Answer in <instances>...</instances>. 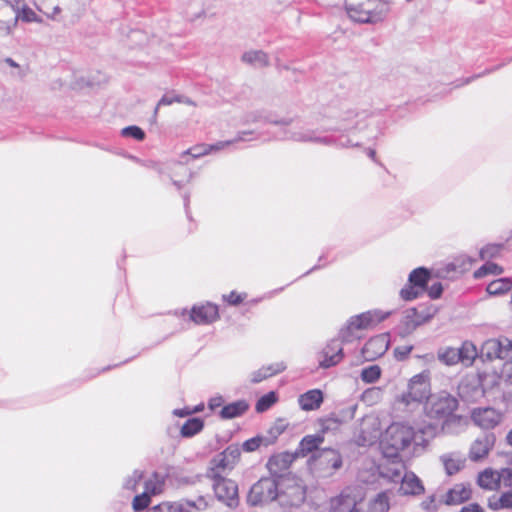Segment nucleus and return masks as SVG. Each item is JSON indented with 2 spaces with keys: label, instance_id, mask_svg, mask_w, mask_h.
<instances>
[{
  "label": "nucleus",
  "instance_id": "obj_1",
  "mask_svg": "<svg viewBox=\"0 0 512 512\" xmlns=\"http://www.w3.org/2000/svg\"><path fill=\"white\" fill-rule=\"evenodd\" d=\"M437 433L438 426L432 423L412 426L407 422H393L381 442L383 453L386 457H396L412 443L415 448H423Z\"/></svg>",
  "mask_w": 512,
  "mask_h": 512
},
{
  "label": "nucleus",
  "instance_id": "obj_2",
  "mask_svg": "<svg viewBox=\"0 0 512 512\" xmlns=\"http://www.w3.org/2000/svg\"><path fill=\"white\" fill-rule=\"evenodd\" d=\"M429 396L430 382L428 374L414 375L408 382L407 390L395 397L393 411L396 416L403 418L419 414Z\"/></svg>",
  "mask_w": 512,
  "mask_h": 512
},
{
  "label": "nucleus",
  "instance_id": "obj_3",
  "mask_svg": "<svg viewBox=\"0 0 512 512\" xmlns=\"http://www.w3.org/2000/svg\"><path fill=\"white\" fill-rule=\"evenodd\" d=\"M327 126H321L319 129H310L304 127H292L290 130H283L281 139L292 140L296 142H312L322 144L325 146H335L337 148H349L356 147L357 142H353L351 139L346 138L344 140L343 135H322L324 128Z\"/></svg>",
  "mask_w": 512,
  "mask_h": 512
},
{
  "label": "nucleus",
  "instance_id": "obj_4",
  "mask_svg": "<svg viewBox=\"0 0 512 512\" xmlns=\"http://www.w3.org/2000/svg\"><path fill=\"white\" fill-rule=\"evenodd\" d=\"M345 9L352 21L363 24L381 22L389 12L384 0H345Z\"/></svg>",
  "mask_w": 512,
  "mask_h": 512
},
{
  "label": "nucleus",
  "instance_id": "obj_5",
  "mask_svg": "<svg viewBox=\"0 0 512 512\" xmlns=\"http://www.w3.org/2000/svg\"><path fill=\"white\" fill-rule=\"evenodd\" d=\"M391 315L390 311L384 312L379 309L369 310L361 314L350 317L347 325L339 332V337L343 342H351L354 338L355 330H366L373 328Z\"/></svg>",
  "mask_w": 512,
  "mask_h": 512
},
{
  "label": "nucleus",
  "instance_id": "obj_6",
  "mask_svg": "<svg viewBox=\"0 0 512 512\" xmlns=\"http://www.w3.org/2000/svg\"><path fill=\"white\" fill-rule=\"evenodd\" d=\"M424 410L428 417L433 419H447L457 409L458 401L446 392L431 395L425 401Z\"/></svg>",
  "mask_w": 512,
  "mask_h": 512
},
{
  "label": "nucleus",
  "instance_id": "obj_7",
  "mask_svg": "<svg viewBox=\"0 0 512 512\" xmlns=\"http://www.w3.org/2000/svg\"><path fill=\"white\" fill-rule=\"evenodd\" d=\"M208 476L213 480V489L217 499L229 507H236L239 502L236 482L223 477L221 473H215V470H209Z\"/></svg>",
  "mask_w": 512,
  "mask_h": 512
},
{
  "label": "nucleus",
  "instance_id": "obj_8",
  "mask_svg": "<svg viewBox=\"0 0 512 512\" xmlns=\"http://www.w3.org/2000/svg\"><path fill=\"white\" fill-rule=\"evenodd\" d=\"M278 496L277 481L274 478H261L251 487L247 500L257 506L274 501Z\"/></svg>",
  "mask_w": 512,
  "mask_h": 512
},
{
  "label": "nucleus",
  "instance_id": "obj_9",
  "mask_svg": "<svg viewBox=\"0 0 512 512\" xmlns=\"http://www.w3.org/2000/svg\"><path fill=\"white\" fill-rule=\"evenodd\" d=\"M480 357L488 361L510 359L512 358V343L508 339H488L481 347Z\"/></svg>",
  "mask_w": 512,
  "mask_h": 512
},
{
  "label": "nucleus",
  "instance_id": "obj_10",
  "mask_svg": "<svg viewBox=\"0 0 512 512\" xmlns=\"http://www.w3.org/2000/svg\"><path fill=\"white\" fill-rule=\"evenodd\" d=\"M511 483L512 470L508 468L502 469L501 471L485 469L478 476L479 486L487 490H496L501 486H509Z\"/></svg>",
  "mask_w": 512,
  "mask_h": 512
},
{
  "label": "nucleus",
  "instance_id": "obj_11",
  "mask_svg": "<svg viewBox=\"0 0 512 512\" xmlns=\"http://www.w3.org/2000/svg\"><path fill=\"white\" fill-rule=\"evenodd\" d=\"M359 114L353 110H346L339 116H335L336 118V124L335 125H327L326 128H324V131H335L340 132V135H343L345 138L351 139L353 142V138L349 136V133L353 132L354 130H357L360 128V121L358 120ZM359 143L358 141H356ZM358 144L357 146H359Z\"/></svg>",
  "mask_w": 512,
  "mask_h": 512
},
{
  "label": "nucleus",
  "instance_id": "obj_12",
  "mask_svg": "<svg viewBox=\"0 0 512 512\" xmlns=\"http://www.w3.org/2000/svg\"><path fill=\"white\" fill-rule=\"evenodd\" d=\"M240 455L241 450L237 444L229 445L212 460L213 466L210 470H215V473L221 474L231 471L238 462Z\"/></svg>",
  "mask_w": 512,
  "mask_h": 512
},
{
  "label": "nucleus",
  "instance_id": "obj_13",
  "mask_svg": "<svg viewBox=\"0 0 512 512\" xmlns=\"http://www.w3.org/2000/svg\"><path fill=\"white\" fill-rule=\"evenodd\" d=\"M248 134H251V132H241L238 134V136L232 140H227V141H219L215 144H200V145H196L186 151H184L181 155L182 158H184L185 156L187 155H190L193 159H196V158H199V157H202L204 155H207L211 152H214V151H219V150H222L228 146H230L231 144H234L236 142H239V141H245L246 138L245 136L248 135Z\"/></svg>",
  "mask_w": 512,
  "mask_h": 512
},
{
  "label": "nucleus",
  "instance_id": "obj_14",
  "mask_svg": "<svg viewBox=\"0 0 512 512\" xmlns=\"http://www.w3.org/2000/svg\"><path fill=\"white\" fill-rule=\"evenodd\" d=\"M207 507V503L203 497L198 499V502L186 500L183 502H162L158 505L152 506L148 512H190L191 508L202 510Z\"/></svg>",
  "mask_w": 512,
  "mask_h": 512
},
{
  "label": "nucleus",
  "instance_id": "obj_15",
  "mask_svg": "<svg viewBox=\"0 0 512 512\" xmlns=\"http://www.w3.org/2000/svg\"><path fill=\"white\" fill-rule=\"evenodd\" d=\"M342 338L331 340L322 351V359L319 365L322 368H330L337 365L343 359Z\"/></svg>",
  "mask_w": 512,
  "mask_h": 512
},
{
  "label": "nucleus",
  "instance_id": "obj_16",
  "mask_svg": "<svg viewBox=\"0 0 512 512\" xmlns=\"http://www.w3.org/2000/svg\"><path fill=\"white\" fill-rule=\"evenodd\" d=\"M189 318L197 325L213 323L219 318L218 307L212 303L194 306L189 313Z\"/></svg>",
  "mask_w": 512,
  "mask_h": 512
},
{
  "label": "nucleus",
  "instance_id": "obj_17",
  "mask_svg": "<svg viewBox=\"0 0 512 512\" xmlns=\"http://www.w3.org/2000/svg\"><path fill=\"white\" fill-rule=\"evenodd\" d=\"M387 335H378L370 338L362 348V356L366 361H373L382 356L388 349Z\"/></svg>",
  "mask_w": 512,
  "mask_h": 512
},
{
  "label": "nucleus",
  "instance_id": "obj_18",
  "mask_svg": "<svg viewBox=\"0 0 512 512\" xmlns=\"http://www.w3.org/2000/svg\"><path fill=\"white\" fill-rule=\"evenodd\" d=\"M471 419L475 425L482 429L494 428L501 419L500 414L493 408H476L471 413Z\"/></svg>",
  "mask_w": 512,
  "mask_h": 512
},
{
  "label": "nucleus",
  "instance_id": "obj_19",
  "mask_svg": "<svg viewBox=\"0 0 512 512\" xmlns=\"http://www.w3.org/2000/svg\"><path fill=\"white\" fill-rule=\"evenodd\" d=\"M357 406L352 405L339 412V415L333 413L328 417L320 420L321 434L337 429L342 423L354 418Z\"/></svg>",
  "mask_w": 512,
  "mask_h": 512
},
{
  "label": "nucleus",
  "instance_id": "obj_20",
  "mask_svg": "<svg viewBox=\"0 0 512 512\" xmlns=\"http://www.w3.org/2000/svg\"><path fill=\"white\" fill-rule=\"evenodd\" d=\"M356 506L357 498L350 489L343 490L330 500V512H360Z\"/></svg>",
  "mask_w": 512,
  "mask_h": 512
},
{
  "label": "nucleus",
  "instance_id": "obj_21",
  "mask_svg": "<svg viewBox=\"0 0 512 512\" xmlns=\"http://www.w3.org/2000/svg\"><path fill=\"white\" fill-rule=\"evenodd\" d=\"M428 319L429 317L419 314L416 308L407 309L404 312L398 327L399 334L403 337L411 334L417 327L425 323Z\"/></svg>",
  "mask_w": 512,
  "mask_h": 512
},
{
  "label": "nucleus",
  "instance_id": "obj_22",
  "mask_svg": "<svg viewBox=\"0 0 512 512\" xmlns=\"http://www.w3.org/2000/svg\"><path fill=\"white\" fill-rule=\"evenodd\" d=\"M167 174L177 189H181L192 178L191 171L181 161L169 163Z\"/></svg>",
  "mask_w": 512,
  "mask_h": 512
},
{
  "label": "nucleus",
  "instance_id": "obj_23",
  "mask_svg": "<svg viewBox=\"0 0 512 512\" xmlns=\"http://www.w3.org/2000/svg\"><path fill=\"white\" fill-rule=\"evenodd\" d=\"M471 497V489L469 485L460 483L449 489L440 499V502L446 505H459L467 501Z\"/></svg>",
  "mask_w": 512,
  "mask_h": 512
},
{
  "label": "nucleus",
  "instance_id": "obj_24",
  "mask_svg": "<svg viewBox=\"0 0 512 512\" xmlns=\"http://www.w3.org/2000/svg\"><path fill=\"white\" fill-rule=\"evenodd\" d=\"M313 459L319 462V465L325 469L337 470L342 466V457L334 449L326 448L313 455Z\"/></svg>",
  "mask_w": 512,
  "mask_h": 512
},
{
  "label": "nucleus",
  "instance_id": "obj_25",
  "mask_svg": "<svg viewBox=\"0 0 512 512\" xmlns=\"http://www.w3.org/2000/svg\"><path fill=\"white\" fill-rule=\"evenodd\" d=\"M424 491L422 481L413 472H406L403 475L399 488L401 495L418 496L423 494Z\"/></svg>",
  "mask_w": 512,
  "mask_h": 512
},
{
  "label": "nucleus",
  "instance_id": "obj_26",
  "mask_svg": "<svg viewBox=\"0 0 512 512\" xmlns=\"http://www.w3.org/2000/svg\"><path fill=\"white\" fill-rule=\"evenodd\" d=\"M324 394L320 389H311L298 397L299 407L303 411H314L320 408Z\"/></svg>",
  "mask_w": 512,
  "mask_h": 512
},
{
  "label": "nucleus",
  "instance_id": "obj_27",
  "mask_svg": "<svg viewBox=\"0 0 512 512\" xmlns=\"http://www.w3.org/2000/svg\"><path fill=\"white\" fill-rule=\"evenodd\" d=\"M494 445L493 435H485L477 438L470 447L469 457L473 461H478L486 457Z\"/></svg>",
  "mask_w": 512,
  "mask_h": 512
},
{
  "label": "nucleus",
  "instance_id": "obj_28",
  "mask_svg": "<svg viewBox=\"0 0 512 512\" xmlns=\"http://www.w3.org/2000/svg\"><path fill=\"white\" fill-rule=\"evenodd\" d=\"M264 121L267 123L279 125L282 127H290L293 124L292 118L277 119L274 115L269 113H263L260 111L251 112L245 116V123H256Z\"/></svg>",
  "mask_w": 512,
  "mask_h": 512
},
{
  "label": "nucleus",
  "instance_id": "obj_29",
  "mask_svg": "<svg viewBox=\"0 0 512 512\" xmlns=\"http://www.w3.org/2000/svg\"><path fill=\"white\" fill-rule=\"evenodd\" d=\"M293 461V456L289 453H280L272 456L267 462V468L273 475H280L287 470Z\"/></svg>",
  "mask_w": 512,
  "mask_h": 512
},
{
  "label": "nucleus",
  "instance_id": "obj_30",
  "mask_svg": "<svg viewBox=\"0 0 512 512\" xmlns=\"http://www.w3.org/2000/svg\"><path fill=\"white\" fill-rule=\"evenodd\" d=\"M248 409L249 404L246 400H237L225 405L219 415L222 419H233L243 415Z\"/></svg>",
  "mask_w": 512,
  "mask_h": 512
},
{
  "label": "nucleus",
  "instance_id": "obj_31",
  "mask_svg": "<svg viewBox=\"0 0 512 512\" xmlns=\"http://www.w3.org/2000/svg\"><path fill=\"white\" fill-rule=\"evenodd\" d=\"M430 277L431 273L427 268L418 267L410 272L408 282L424 291L427 287Z\"/></svg>",
  "mask_w": 512,
  "mask_h": 512
},
{
  "label": "nucleus",
  "instance_id": "obj_32",
  "mask_svg": "<svg viewBox=\"0 0 512 512\" xmlns=\"http://www.w3.org/2000/svg\"><path fill=\"white\" fill-rule=\"evenodd\" d=\"M165 479L166 476L164 474L154 472L144 483L145 492L150 495L162 493L165 486Z\"/></svg>",
  "mask_w": 512,
  "mask_h": 512
},
{
  "label": "nucleus",
  "instance_id": "obj_33",
  "mask_svg": "<svg viewBox=\"0 0 512 512\" xmlns=\"http://www.w3.org/2000/svg\"><path fill=\"white\" fill-rule=\"evenodd\" d=\"M324 442V436L319 433L315 435H307L305 436L299 445L300 451L303 455H306L308 453H312L316 451V453L319 451V446Z\"/></svg>",
  "mask_w": 512,
  "mask_h": 512
},
{
  "label": "nucleus",
  "instance_id": "obj_34",
  "mask_svg": "<svg viewBox=\"0 0 512 512\" xmlns=\"http://www.w3.org/2000/svg\"><path fill=\"white\" fill-rule=\"evenodd\" d=\"M403 466L399 463H391L389 465H381L379 467V474L391 482L401 481Z\"/></svg>",
  "mask_w": 512,
  "mask_h": 512
},
{
  "label": "nucleus",
  "instance_id": "obj_35",
  "mask_svg": "<svg viewBox=\"0 0 512 512\" xmlns=\"http://www.w3.org/2000/svg\"><path fill=\"white\" fill-rule=\"evenodd\" d=\"M242 60L256 67H265L269 64L268 55L262 50L247 51L242 55Z\"/></svg>",
  "mask_w": 512,
  "mask_h": 512
},
{
  "label": "nucleus",
  "instance_id": "obj_36",
  "mask_svg": "<svg viewBox=\"0 0 512 512\" xmlns=\"http://www.w3.org/2000/svg\"><path fill=\"white\" fill-rule=\"evenodd\" d=\"M204 422L202 419L194 417L188 419L181 427L180 434L183 438H191L202 431Z\"/></svg>",
  "mask_w": 512,
  "mask_h": 512
},
{
  "label": "nucleus",
  "instance_id": "obj_37",
  "mask_svg": "<svg viewBox=\"0 0 512 512\" xmlns=\"http://www.w3.org/2000/svg\"><path fill=\"white\" fill-rule=\"evenodd\" d=\"M458 348L445 347L438 350V360L445 365L453 366L460 362L461 357L459 356Z\"/></svg>",
  "mask_w": 512,
  "mask_h": 512
},
{
  "label": "nucleus",
  "instance_id": "obj_38",
  "mask_svg": "<svg viewBox=\"0 0 512 512\" xmlns=\"http://www.w3.org/2000/svg\"><path fill=\"white\" fill-rule=\"evenodd\" d=\"M11 19L15 21V26L19 20L26 23L41 21L37 14L29 8L25 2H23L20 8L16 9L15 15H13V18Z\"/></svg>",
  "mask_w": 512,
  "mask_h": 512
},
{
  "label": "nucleus",
  "instance_id": "obj_39",
  "mask_svg": "<svg viewBox=\"0 0 512 512\" xmlns=\"http://www.w3.org/2000/svg\"><path fill=\"white\" fill-rule=\"evenodd\" d=\"M459 350V356L461 357L460 362L466 366H469L473 363L475 358L477 357V349L476 346L470 342L465 341L461 345V347L458 348Z\"/></svg>",
  "mask_w": 512,
  "mask_h": 512
},
{
  "label": "nucleus",
  "instance_id": "obj_40",
  "mask_svg": "<svg viewBox=\"0 0 512 512\" xmlns=\"http://www.w3.org/2000/svg\"><path fill=\"white\" fill-rule=\"evenodd\" d=\"M512 289V279L500 278L490 282L487 286V292L490 295L504 294Z\"/></svg>",
  "mask_w": 512,
  "mask_h": 512
},
{
  "label": "nucleus",
  "instance_id": "obj_41",
  "mask_svg": "<svg viewBox=\"0 0 512 512\" xmlns=\"http://www.w3.org/2000/svg\"><path fill=\"white\" fill-rule=\"evenodd\" d=\"M389 497L387 492H380L369 504L370 512H387L389 510Z\"/></svg>",
  "mask_w": 512,
  "mask_h": 512
},
{
  "label": "nucleus",
  "instance_id": "obj_42",
  "mask_svg": "<svg viewBox=\"0 0 512 512\" xmlns=\"http://www.w3.org/2000/svg\"><path fill=\"white\" fill-rule=\"evenodd\" d=\"M271 445V440H269L266 436L258 435L256 437L250 438L246 440L242 448L246 452H253L260 448L261 446L268 447Z\"/></svg>",
  "mask_w": 512,
  "mask_h": 512
},
{
  "label": "nucleus",
  "instance_id": "obj_43",
  "mask_svg": "<svg viewBox=\"0 0 512 512\" xmlns=\"http://www.w3.org/2000/svg\"><path fill=\"white\" fill-rule=\"evenodd\" d=\"M278 400L277 394L274 391L260 397L256 403L255 409L258 413H262L270 409Z\"/></svg>",
  "mask_w": 512,
  "mask_h": 512
},
{
  "label": "nucleus",
  "instance_id": "obj_44",
  "mask_svg": "<svg viewBox=\"0 0 512 512\" xmlns=\"http://www.w3.org/2000/svg\"><path fill=\"white\" fill-rule=\"evenodd\" d=\"M441 460L449 475L457 473L463 466V461L460 458L453 457V455H443Z\"/></svg>",
  "mask_w": 512,
  "mask_h": 512
},
{
  "label": "nucleus",
  "instance_id": "obj_45",
  "mask_svg": "<svg viewBox=\"0 0 512 512\" xmlns=\"http://www.w3.org/2000/svg\"><path fill=\"white\" fill-rule=\"evenodd\" d=\"M381 376V368L378 365L365 367L361 371V380L365 383H375Z\"/></svg>",
  "mask_w": 512,
  "mask_h": 512
},
{
  "label": "nucleus",
  "instance_id": "obj_46",
  "mask_svg": "<svg viewBox=\"0 0 512 512\" xmlns=\"http://www.w3.org/2000/svg\"><path fill=\"white\" fill-rule=\"evenodd\" d=\"M503 272L502 267L493 262H486L474 272L475 278H482L488 274L499 275Z\"/></svg>",
  "mask_w": 512,
  "mask_h": 512
},
{
  "label": "nucleus",
  "instance_id": "obj_47",
  "mask_svg": "<svg viewBox=\"0 0 512 512\" xmlns=\"http://www.w3.org/2000/svg\"><path fill=\"white\" fill-rule=\"evenodd\" d=\"M423 293L422 290H420L418 287L414 286L411 283H407L401 290H400V297L405 301H412L416 298H418Z\"/></svg>",
  "mask_w": 512,
  "mask_h": 512
},
{
  "label": "nucleus",
  "instance_id": "obj_48",
  "mask_svg": "<svg viewBox=\"0 0 512 512\" xmlns=\"http://www.w3.org/2000/svg\"><path fill=\"white\" fill-rule=\"evenodd\" d=\"M383 390L380 387H371L363 392L362 398L365 402L372 405L382 399Z\"/></svg>",
  "mask_w": 512,
  "mask_h": 512
},
{
  "label": "nucleus",
  "instance_id": "obj_49",
  "mask_svg": "<svg viewBox=\"0 0 512 512\" xmlns=\"http://www.w3.org/2000/svg\"><path fill=\"white\" fill-rule=\"evenodd\" d=\"M150 496L151 495L145 491L142 494L136 495L132 501L134 511L139 512L146 509L151 502Z\"/></svg>",
  "mask_w": 512,
  "mask_h": 512
},
{
  "label": "nucleus",
  "instance_id": "obj_50",
  "mask_svg": "<svg viewBox=\"0 0 512 512\" xmlns=\"http://www.w3.org/2000/svg\"><path fill=\"white\" fill-rule=\"evenodd\" d=\"M143 478V473L140 470H134L131 475H129L123 484V487L127 490L136 491L138 484Z\"/></svg>",
  "mask_w": 512,
  "mask_h": 512
},
{
  "label": "nucleus",
  "instance_id": "obj_51",
  "mask_svg": "<svg viewBox=\"0 0 512 512\" xmlns=\"http://www.w3.org/2000/svg\"><path fill=\"white\" fill-rule=\"evenodd\" d=\"M493 509L512 508V490L503 493L496 502L490 503Z\"/></svg>",
  "mask_w": 512,
  "mask_h": 512
},
{
  "label": "nucleus",
  "instance_id": "obj_52",
  "mask_svg": "<svg viewBox=\"0 0 512 512\" xmlns=\"http://www.w3.org/2000/svg\"><path fill=\"white\" fill-rule=\"evenodd\" d=\"M122 135L125 137H132L138 141H142L145 138L144 131L138 126H128L122 129Z\"/></svg>",
  "mask_w": 512,
  "mask_h": 512
},
{
  "label": "nucleus",
  "instance_id": "obj_53",
  "mask_svg": "<svg viewBox=\"0 0 512 512\" xmlns=\"http://www.w3.org/2000/svg\"><path fill=\"white\" fill-rule=\"evenodd\" d=\"M501 248H502V245H498V244L487 245L480 250V257L482 260H485L488 258H493L499 254Z\"/></svg>",
  "mask_w": 512,
  "mask_h": 512
},
{
  "label": "nucleus",
  "instance_id": "obj_54",
  "mask_svg": "<svg viewBox=\"0 0 512 512\" xmlns=\"http://www.w3.org/2000/svg\"><path fill=\"white\" fill-rule=\"evenodd\" d=\"M15 21L10 19H0V38H5L13 33Z\"/></svg>",
  "mask_w": 512,
  "mask_h": 512
},
{
  "label": "nucleus",
  "instance_id": "obj_55",
  "mask_svg": "<svg viewBox=\"0 0 512 512\" xmlns=\"http://www.w3.org/2000/svg\"><path fill=\"white\" fill-rule=\"evenodd\" d=\"M263 371L265 372L267 378L272 377L278 373H281L286 369V365L283 362H277L273 364H269L267 366H262Z\"/></svg>",
  "mask_w": 512,
  "mask_h": 512
},
{
  "label": "nucleus",
  "instance_id": "obj_56",
  "mask_svg": "<svg viewBox=\"0 0 512 512\" xmlns=\"http://www.w3.org/2000/svg\"><path fill=\"white\" fill-rule=\"evenodd\" d=\"M379 435L378 432L375 431L374 434H368L366 435L364 431H362L361 435H358L357 437V443L361 446L371 445L378 439Z\"/></svg>",
  "mask_w": 512,
  "mask_h": 512
},
{
  "label": "nucleus",
  "instance_id": "obj_57",
  "mask_svg": "<svg viewBox=\"0 0 512 512\" xmlns=\"http://www.w3.org/2000/svg\"><path fill=\"white\" fill-rule=\"evenodd\" d=\"M16 9L9 6L4 0H0V19H10L15 15Z\"/></svg>",
  "mask_w": 512,
  "mask_h": 512
},
{
  "label": "nucleus",
  "instance_id": "obj_58",
  "mask_svg": "<svg viewBox=\"0 0 512 512\" xmlns=\"http://www.w3.org/2000/svg\"><path fill=\"white\" fill-rule=\"evenodd\" d=\"M176 94H165L158 102L157 106L154 109V117H156L159 107L160 106H166L171 105L173 103H176Z\"/></svg>",
  "mask_w": 512,
  "mask_h": 512
},
{
  "label": "nucleus",
  "instance_id": "obj_59",
  "mask_svg": "<svg viewBox=\"0 0 512 512\" xmlns=\"http://www.w3.org/2000/svg\"><path fill=\"white\" fill-rule=\"evenodd\" d=\"M412 349L413 346L411 345L398 346L397 348H395L394 353L398 360H404L411 353Z\"/></svg>",
  "mask_w": 512,
  "mask_h": 512
},
{
  "label": "nucleus",
  "instance_id": "obj_60",
  "mask_svg": "<svg viewBox=\"0 0 512 512\" xmlns=\"http://www.w3.org/2000/svg\"><path fill=\"white\" fill-rule=\"evenodd\" d=\"M443 292V286L440 282L432 284L428 288V295L431 299H438Z\"/></svg>",
  "mask_w": 512,
  "mask_h": 512
},
{
  "label": "nucleus",
  "instance_id": "obj_61",
  "mask_svg": "<svg viewBox=\"0 0 512 512\" xmlns=\"http://www.w3.org/2000/svg\"><path fill=\"white\" fill-rule=\"evenodd\" d=\"M422 509L426 511H434L437 509V503H436V496L430 495L428 496L422 503H421Z\"/></svg>",
  "mask_w": 512,
  "mask_h": 512
},
{
  "label": "nucleus",
  "instance_id": "obj_62",
  "mask_svg": "<svg viewBox=\"0 0 512 512\" xmlns=\"http://www.w3.org/2000/svg\"><path fill=\"white\" fill-rule=\"evenodd\" d=\"M223 297L225 301H227L229 304L238 305L244 300L245 295L243 296L241 294L236 293L235 291H232L230 292L229 295H224Z\"/></svg>",
  "mask_w": 512,
  "mask_h": 512
},
{
  "label": "nucleus",
  "instance_id": "obj_63",
  "mask_svg": "<svg viewBox=\"0 0 512 512\" xmlns=\"http://www.w3.org/2000/svg\"><path fill=\"white\" fill-rule=\"evenodd\" d=\"M295 491H296V495H293V498L289 502V504L292 506L300 505L305 499V492L302 488L296 487Z\"/></svg>",
  "mask_w": 512,
  "mask_h": 512
},
{
  "label": "nucleus",
  "instance_id": "obj_64",
  "mask_svg": "<svg viewBox=\"0 0 512 512\" xmlns=\"http://www.w3.org/2000/svg\"><path fill=\"white\" fill-rule=\"evenodd\" d=\"M502 377L512 384V361L506 362L502 369Z\"/></svg>",
  "mask_w": 512,
  "mask_h": 512
}]
</instances>
